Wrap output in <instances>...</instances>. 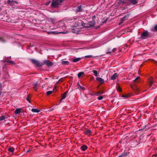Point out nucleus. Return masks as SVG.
<instances>
[{"instance_id": "f257e3e1", "label": "nucleus", "mask_w": 157, "mask_h": 157, "mask_svg": "<svg viewBox=\"0 0 157 157\" xmlns=\"http://www.w3.org/2000/svg\"><path fill=\"white\" fill-rule=\"evenodd\" d=\"M74 26L75 27H80L82 28L84 27L85 28V26L86 24L81 20H79L78 21L75 22Z\"/></svg>"}, {"instance_id": "f03ea898", "label": "nucleus", "mask_w": 157, "mask_h": 157, "mask_svg": "<svg viewBox=\"0 0 157 157\" xmlns=\"http://www.w3.org/2000/svg\"><path fill=\"white\" fill-rule=\"evenodd\" d=\"M30 61L33 64L35 65L37 67H42L43 66V62H41L34 59H31Z\"/></svg>"}, {"instance_id": "7ed1b4c3", "label": "nucleus", "mask_w": 157, "mask_h": 157, "mask_svg": "<svg viewBox=\"0 0 157 157\" xmlns=\"http://www.w3.org/2000/svg\"><path fill=\"white\" fill-rule=\"evenodd\" d=\"M148 37H151L149 33L146 30L144 31L141 34L140 38L141 39H145Z\"/></svg>"}, {"instance_id": "20e7f679", "label": "nucleus", "mask_w": 157, "mask_h": 157, "mask_svg": "<svg viewBox=\"0 0 157 157\" xmlns=\"http://www.w3.org/2000/svg\"><path fill=\"white\" fill-rule=\"evenodd\" d=\"M95 23V22L94 20H93L91 21H88L85 23L86 25L85 26V28H87L90 27L94 25Z\"/></svg>"}, {"instance_id": "39448f33", "label": "nucleus", "mask_w": 157, "mask_h": 157, "mask_svg": "<svg viewBox=\"0 0 157 157\" xmlns=\"http://www.w3.org/2000/svg\"><path fill=\"white\" fill-rule=\"evenodd\" d=\"M43 65L45 64L48 67L52 66L53 65V63L50 62L49 60H45L43 62Z\"/></svg>"}, {"instance_id": "423d86ee", "label": "nucleus", "mask_w": 157, "mask_h": 157, "mask_svg": "<svg viewBox=\"0 0 157 157\" xmlns=\"http://www.w3.org/2000/svg\"><path fill=\"white\" fill-rule=\"evenodd\" d=\"M129 16V14H127L121 18V22L119 23V25L121 24L123 21L127 20L128 19Z\"/></svg>"}, {"instance_id": "0eeeda50", "label": "nucleus", "mask_w": 157, "mask_h": 157, "mask_svg": "<svg viewBox=\"0 0 157 157\" xmlns=\"http://www.w3.org/2000/svg\"><path fill=\"white\" fill-rule=\"evenodd\" d=\"M59 5L58 3H56V2L52 1L50 6L52 8H58Z\"/></svg>"}, {"instance_id": "6e6552de", "label": "nucleus", "mask_w": 157, "mask_h": 157, "mask_svg": "<svg viewBox=\"0 0 157 157\" xmlns=\"http://www.w3.org/2000/svg\"><path fill=\"white\" fill-rule=\"evenodd\" d=\"M131 87L132 90L136 93V94H139V90L137 87L135 86L134 87L132 86Z\"/></svg>"}, {"instance_id": "1a4fd4ad", "label": "nucleus", "mask_w": 157, "mask_h": 157, "mask_svg": "<svg viewBox=\"0 0 157 157\" xmlns=\"http://www.w3.org/2000/svg\"><path fill=\"white\" fill-rule=\"evenodd\" d=\"M128 3L131 4L135 5L137 4L138 1V0H128Z\"/></svg>"}, {"instance_id": "9d476101", "label": "nucleus", "mask_w": 157, "mask_h": 157, "mask_svg": "<svg viewBox=\"0 0 157 157\" xmlns=\"http://www.w3.org/2000/svg\"><path fill=\"white\" fill-rule=\"evenodd\" d=\"M40 83H38V82L34 84L33 89L35 91H36L38 86H40Z\"/></svg>"}, {"instance_id": "9b49d317", "label": "nucleus", "mask_w": 157, "mask_h": 157, "mask_svg": "<svg viewBox=\"0 0 157 157\" xmlns=\"http://www.w3.org/2000/svg\"><path fill=\"white\" fill-rule=\"evenodd\" d=\"M155 82V81H154L153 78L152 77H151L150 78V79L149 80V85L151 87V86L152 85V84L154 82Z\"/></svg>"}, {"instance_id": "f8f14e48", "label": "nucleus", "mask_w": 157, "mask_h": 157, "mask_svg": "<svg viewBox=\"0 0 157 157\" xmlns=\"http://www.w3.org/2000/svg\"><path fill=\"white\" fill-rule=\"evenodd\" d=\"M68 93L67 91H66V92H64L63 94H62V97L61 98V99L60 100V101H62V100L65 99V98H66L67 94Z\"/></svg>"}, {"instance_id": "ddd939ff", "label": "nucleus", "mask_w": 157, "mask_h": 157, "mask_svg": "<svg viewBox=\"0 0 157 157\" xmlns=\"http://www.w3.org/2000/svg\"><path fill=\"white\" fill-rule=\"evenodd\" d=\"M118 76V74L117 73H115L111 77V79L112 80H114L116 79L117 77Z\"/></svg>"}, {"instance_id": "4468645a", "label": "nucleus", "mask_w": 157, "mask_h": 157, "mask_svg": "<svg viewBox=\"0 0 157 157\" xmlns=\"http://www.w3.org/2000/svg\"><path fill=\"white\" fill-rule=\"evenodd\" d=\"M84 133L86 135L89 136L91 134V131L90 129L86 130L84 131Z\"/></svg>"}, {"instance_id": "2eb2a0df", "label": "nucleus", "mask_w": 157, "mask_h": 157, "mask_svg": "<svg viewBox=\"0 0 157 157\" xmlns=\"http://www.w3.org/2000/svg\"><path fill=\"white\" fill-rule=\"evenodd\" d=\"M97 80L99 82H100L101 84H102L104 82V79L100 77H98L96 78Z\"/></svg>"}, {"instance_id": "dca6fc26", "label": "nucleus", "mask_w": 157, "mask_h": 157, "mask_svg": "<svg viewBox=\"0 0 157 157\" xmlns=\"http://www.w3.org/2000/svg\"><path fill=\"white\" fill-rule=\"evenodd\" d=\"M82 11L81 6L80 5L78 6L76 8V11L78 12H81Z\"/></svg>"}, {"instance_id": "f3484780", "label": "nucleus", "mask_w": 157, "mask_h": 157, "mask_svg": "<svg viewBox=\"0 0 157 157\" xmlns=\"http://www.w3.org/2000/svg\"><path fill=\"white\" fill-rule=\"evenodd\" d=\"M87 147L85 145H83L81 147V149L83 151H85L86 149H87Z\"/></svg>"}, {"instance_id": "a211bd4d", "label": "nucleus", "mask_w": 157, "mask_h": 157, "mask_svg": "<svg viewBox=\"0 0 157 157\" xmlns=\"http://www.w3.org/2000/svg\"><path fill=\"white\" fill-rule=\"evenodd\" d=\"M15 150L14 148L10 147L8 149V150L10 152L13 153Z\"/></svg>"}, {"instance_id": "6ab92c4d", "label": "nucleus", "mask_w": 157, "mask_h": 157, "mask_svg": "<svg viewBox=\"0 0 157 157\" xmlns=\"http://www.w3.org/2000/svg\"><path fill=\"white\" fill-rule=\"evenodd\" d=\"M31 111L34 113H39L40 111L39 110L35 109H32Z\"/></svg>"}, {"instance_id": "aec40b11", "label": "nucleus", "mask_w": 157, "mask_h": 157, "mask_svg": "<svg viewBox=\"0 0 157 157\" xmlns=\"http://www.w3.org/2000/svg\"><path fill=\"white\" fill-rule=\"evenodd\" d=\"M21 112V109H17L15 111V113L17 114L20 113Z\"/></svg>"}, {"instance_id": "412c9836", "label": "nucleus", "mask_w": 157, "mask_h": 157, "mask_svg": "<svg viewBox=\"0 0 157 157\" xmlns=\"http://www.w3.org/2000/svg\"><path fill=\"white\" fill-rule=\"evenodd\" d=\"M81 59V58H76L75 59H73L72 61L73 62H77L79 61Z\"/></svg>"}, {"instance_id": "4be33fe9", "label": "nucleus", "mask_w": 157, "mask_h": 157, "mask_svg": "<svg viewBox=\"0 0 157 157\" xmlns=\"http://www.w3.org/2000/svg\"><path fill=\"white\" fill-rule=\"evenodd\" d=\"M127 153L124 152L122 153V154L118 156V157H125L127 155Z\"/></svg>"}, {"instance_id": "5701e85b", "label": "nucleus", "mask_w": 157, "mask_h": 157, "mask_svg": "<svg viewBox=\"0 0 157 157\" xmlns=\"http://www.w3.org/2000/svg\"><path fill=\"white\" fill-rule=\"evenodd\" d=\"M92 72L94 73L93 75L95 76H97L98 75V72L96 70H93Z\"/></svg>"}, {"instance_id": "b1692460", "label": "nucleus", "mask_w": 157, "mask_h": 157, "mask_svg": "<svg viewBox=\"0 0 157 157\" xmlns=\"http://www.w3.org/2000/svg\"><path fill=\"white\" fill-rule=\"evenodd\" d=\"M62 64L63 65H68L69 62L67 61H63L62 62Z\"/></svg>"}, {"instance_id": "393cba45", "label": "nucleus", "mask_w": 157, "mask_h": 157, "mask_svg": "<svg viewBox=\"0 0 157 157\" xmlns=\"http://www.w3.org/2000/svg\"><path fill=\"white\" fill-rule=\"evenodd\" d=\"M84 74V73L83 72H80L78 74V77L79 78Z\"/></svg>"}, {"instance_id": "a878e982", "label": "nucleus", "mask_w": 157, "mask_h": 157, "mask_svg": "<svg viewBox=\"0 0 157 157\" xmlns=\"http://www.w3.org/2000/svg\"><path fill=\"white\" fill-rule=\"evenodd\" d=\"M131 96L132 95L131 94H128L126 95H122V97L125 98H128L131 97Z\"/></svg>"}, {"instance_id": "bb28decb", "label": "nucleus", "mask_w": 157, "mask_h": 157, "mask_svg": "<svg viewBox=\"0 0 157 157\" xmlns=\"http://www.w3.org/2000/svg\"><path fill=\"white\" fill-rule=\"evenodd\" d=\"M5 62L11 65H13L14 64V63L13 61L10 60L6 61Z\"/></svg>"}, {"instance_id": "cd10ccee", "label": "nucleus", "mask_w": 157, "mask_h": 157, "mask_svg": "<svg viewBox=\"0 0 157 157\" xmlns=\"http://www.w3.org/2000/svg\"><path fill=\"white\" fill-rule=\"evenodd\" d=\"M13 2V0L10 1V0H8L7 1V3L8 4H10L11 6H12V5L11 3L12 2Z\"/></svg>"}, {"instance_id": "c85d7f7f", "label": "nucleus", "mask_w": 157, "mask_h": 157, "mask_svg": "<svg viewBox=\"0 0 157 157\" xmlns=\"http://www.w3.org/2000/svg\"><path fill=\"white\" fill-rule=\"evenodd\" d=\"M140 78V77L138 76L135 79L133 80L134 82L137 83L138 81V80Z\"/></svg>"}, {"instance_id": "c756f323", "label": "nucleus", "mask_w": 157, "mask_h": 157, "mask_svg": "<svg viewBox=\"0 0 157 157\" xmlns=\"http://www.w3.org/2000/svg\"><path fill=\"white\" fill-rule=\"evenodd\" d=\"M140 78V77L138 76L135 79L133 80L134 82L137 83L138 81V80Z\"/></svg>"}, {"instance_id": "7c9ffc66", "label": "nucleus", "mask_w": 157, "mask_h": 157, "mask_svg": "<svg viewBox=\"0 0 157 157\" xmlns=\"http://www.w3.org/2000/svg\"><path fill=\"white\" fill-rule=\"evenodd\" d=\"M140 78V77L138 76L135 79L133 80L134 82L137 83L138 81V80Z\"/></svg>"}, {"instance_id": "2f4dec72", "label": "nucleus", "mask_w": 157, "mask_h": 157, "mask_svg": "<svg viewBox=\"0 0 157 157\" xmlns=\"http://www.w3.org/2000/svg\"><path fill=\"white\" fill-rule=\"evenodd\" d=\"M126 1L125 0H120L119 1V3L120 4H124L126 3Z\"/></svg>"}, {"instance_id": "473e14b6", "label": "nucleus", "mask_w": 157, "mask_h": 157, "mask_svg": "<svg viewBox=\"0 0 157 157\" xmlns=\"http://www.w3.org/2000/svg\"><path fill=\"white\" fill-rule=\"evenodd\" d=\"M30 94L28 95L27 97H26V99L30 103L31 102L29 99L30 98Z\"/></svg>"}, {"instance_id": "72a5a7b5", "label": "nucleus", "mask_w": 157, "mask_h": 157, "mask_svg": "<svg viewBox=\"0 0 157 157\" xmlns=\"http://www.w3.org/2000/svg\"><path fill=\"white\" fill-rule=\"evenodd\" d=\"M78 89H82V90H85V88L82 86H81L80 85H79V86L78 87Z\"/></svg>"}, {"instance_id": "f704fd0d", "label": "nucleus", "mask_w": 157, "mask_h": 157, "mask_svg": "<svg viewBox=\"0 0 157 157\" xmlns=\"http://www.w3.org/2000/svg\"><path fill=\"white\" fill-rule=\"evenodd\" d=\"M108 51L106 53V54H111L112 52V51H111V49L109 48L108 49Z\"/></svg>"}, {"instance_id": "c9c22d12", "label": "nucleus", "mask_w": 157, "mask_h": 157, "mask_svg": "<svg viewBox=\"0 0 157 157\" xmlns=\"http://www.w3.org/2000/svg\"><path fill=\"white\" fill-rule=\"evenodd\" d=\"M53 91H49L47 92V94L48 95H49L53 93Z\"/></svg>"}, {"instance_id": "e433bc0d", "label": "nucleus", "mask_w": 157, "mask_h": 157, "mask_svg": "<svg viewBox=\"0 0 157 157\" xmlns=\"http://www.w3.org/2000/svg\"><path fill=\"white\" fill-rule=\"evenodd\" d=\"M5 119V117L4 116H2L0 117V121H2Z\"/></svg>"}, {"instance_id": "4c0bfd02", "label": "nucleus", "mask_w": 157, "mask_h": 157, "mask_svg": "<svg viewBox=\"0 0 157 157\" xmlns=\"http://www.w3.org/2000/svg\"><path fill=\"white\" fill-rule=\"evenodd\" d=\"M94 94H95V95L98 96H99L101 95L100 94V93L99 92V91H98V92L95 93Z\"/></svg>"}, {"instance_id": "58836bf2", "label": "nucleus", "mask_w": 157, "mask_h": 157, "mask_svg": "<svg viewBox=\"0 0 157 157\" xmlns=\"http://www.w3.org/2000/svg\"><path fill=\"white\" fill-rule=\"evenodd\" d=\"M52 1L54 2H56V3H58L59 5H60V2H59V0H52Z\"/></svg>"}, {"instance_id": "ea45409f", "label": "nucleus", "mask_w": 157, "mask_h": 157, "mask_svg": "<svg viewBox=\"0 0 157 157\" xmlns=\"http://www.w3.org/2000/svg\"><path fill=\"white\" fill-rule=\"evenodd\" d=\"M117 90L120 92H121V91L122 90L121 88L120 87V86H118L117 88Z\"/></svg>"}, {"instance_id": "a19ab883", "label": "nucleus", "mask_w": 157, "mask_h": 157, "mask_svg": "<svg viewBox=\"0 0 157 157\" xmlns=\"http://www.w3.org/2000/svg\"><path fill=\"white\" fill-rule=\"evenodd\" d=\"M103 98V97L102 96H100L97 99L98 100H101Z\"/></svg>"}, {"instance_id": "79ce46f5", "label": "nucleus", "mask_w": 157, "mask_h": 157, "mask_svg": "<svg viewBox=\"0 0 157 157\" xmlns=\"http://www.w3.org/2000/svg\"><path fill=\"white\" fill-rule=\"evenodd\" d=\"M0 41L4 43L5 42V40L2 37H0Z\"/></svg>"}, {"instance_id": "37998d69", "label": "nucleus", "mask_w": 157, "mask_h": 157, "mask_svg": "<svg viewBox=\"0 0 157 157\" xmlns=\"http://www.w3.org/2000/svg\"><path fill=\"white\" fill-rule=\"evenodd\" d=\"M92 55H87L85 56V57L86 58H89L92 57Z\"/></svg>"}, {"instance_id": "c03bdc74", "label": "nucleus", "mask_w": 157, "mask_h": 157, "mask_svg": "<svg viewBox=\"0 0 157 157\" xmlns=\"http://www.w3.org/2000/svg\"><path fill=\"white\" fill-rule=\"evenodd\" d=\"M51 2V1H48V2H47V3H46L45 4V5L46 6H47V5H48Z\"/></svg>"}, {"instance_id": "a18cd8bd", "label": "nucleus", "mask_w": 157, "mask_h": 157, "mask_svg": "<svg viewBox=\"0 0 157 157\" xmlns=\"http://www.w3.org/2000/svg\"><path fill=\"white\" fill-rule=\"evenodd\" d=\"M116 50L117 49L115 48H114L112 50V52H114L116 51Z\"/></svg>"}, {"instance_id": "49530a36", "label": "nucleus", "mask_w": 157, "mask_h": 157, "mask_svg": "<svg viewBox=\"0 0 157 157\" xmlns=\"http://www.w3.org/2000/svg\"><path fill=\"white\" fill-rule=\"evenodd\" d=\"M154 29L155 31H157V25H155L154 28Z\"/></svg>"}, {"instance_id": "de8ad7c7", "label": "nucleus", "mask_w": 157, "mask_h": 157, "mask_svg": "<svg viewBox=\"0 0 157 157\" xmlns=\"http://www.w3.org/2000/svg\"><path fill=\"white\" fill-rule=\"evenodd\" d=\"M99 91L100 93V94H101H101H103L104 93V91H103V90L100 91Z\"/></svg>"}, {"instance_id": "09e8293b", "label": "nucleus", "mask_w": 157, "mask_h": 157, "mask_svg": "<svg viewBox=\"0 0 157 157\" xmlns=\"http://www.w3.org/2000/svg\"><path fill=\"white\" fill-rule=\"evenodd\" d=\"M64 1V0H59V2L60 3H62Z\"/></svg>"}, {"instance_id": "8fccbe9b", "label": "nucleus", "mask_w": 157, "mask_h": 157, "mask_svg": "<svg viewBox=\"0 0 157 157\" xmlns=\"http://www.w3.org/2000/svg\"><path fill=\"white\" fill-rule=\"evenodd\" d=\"M13 2H14L15 3L17 4L18 3V2L17 1H14L13 0Z\"/></svg>"}, {"instance_id": "3c124183", "label": "nucleus", "mask_w": 157, "mask_h": 157, "mask_svg": "<svg viewBox=\"0 0 157 157\" xmlns=\"http://www.w3.org/2000/svg\"><path fill=\"white\" fill-rule=\"evenodd\" d=\"M96 17V16L95 15H94L93 16L92 18L93 20H94V19Z\"/></svg>"}, {"instance_id": "603ef678", "label": "nucleus", "mask_w": 157, "mask_h": 157, "mask_svg": "<svg viewBox=\"0 0 157 157\" xmlns=\"http://www.w3.org/2000/svg\"><path fill=\"white\" fill-rule=\"evenodd\" d=\"M152 61L154 62L155 63H157V62L156 61H155V60H152Z\"/></svg>"}, {"instance_id": "864d4df0", "label": "nucleus", "mask_w": 157, "mask_h": 157, "mask_svg": "<svg viewBox=\"0 0 157 157\" xmlns=\"http://www.w3.org/2000/svg\"><path fill=\"white\" fill-rule=\"evenodd\" d=\"M2 88V86L1 83L0 82V89H1Z\"/></svg>"}, {"instance_id": "5fc2aeb1", "label": "nucleus", "mask_w": 157, "mask_h": 157, "mask_svg": "<svg viewBox=\"0 0 157 157\" xmlns=\"http://www.w3.org/2000/svg\"><path fill=\"white\" fill-rule=\"evenodd\" d=\"M68 20L70 21H73V20L72 19H69Z\"/></svg>"}, {"instance_id": "6e6d98bb", "label": "nucleus", "mask_w": 157, "mask_h": 157, "mask_svg": "<svg viewBox=\"0 0 157 157\" xmlns=\"http://www.w3.org/2000/svg\"><path fill=\"white\" fill-rule=\"evenodd\" d=\"M155 156V157H157V155H152V157H154V156Z\"/></svg>"}, {"instance_id": "4d7b16f0", "label": "nucleus", "mask_w": 157, "mask_h": 157, "mask_svg": "<svg viewBox=\"0 0 157 157\" xmlns=\"http://www.w3.org/2000/svg\"><path fill=\"white\" fill-rule=\"evenodd\" d=\"M106 21H106H103L102 22V23H105Z\"/></svg>"}, {"instance_id": "13d9d810", "label": "nucleus", "mask_w": 157, "mask_h": 157, "mask_svg": "<svg viewBox=\"0 0 157 157\" xmlns=\"http://www.w3.org/2000/svg\"><path fill=\"white\" fill-rule=\"evenodd\" d=\"M49 109H50V110H49V111H51V109H52V107H50V108H49Z\"/></svg>"}, {"instance_id": "bf43d9fd", "label": "nucleus", "mask_w": 157, "mask_h": 157, "mask_svg": "<svg viewBox=\"0 0 157 157\" xmlns=\"http://www.w3.org/2000/svg\"><path fill=\"white\" fill-rule=\"evenodd\" d=\"M30 150H28L27 151V153H28L29 152V151Z\"/></svg>"}, {"instance_id": "052dcab7", "label": "nucleus", "mask_w": 157, "mask_h": 157, "mask_svg": "<svg viewBox=\"0 0 157 157\" xmlns=\"http://www.w3.org/2000/svg\"><path fill=\"white\" fill-rule=\"evenodd\" d=\"M1 93H2V92L1 91H0V95H1Z\"/></svg>"}, {"instance_id": "680f3d73", "label": "nucleus", "mask_w": 157, "mask_h": 157, "mask_svg": "<svg viewBox=\"0 0 157 157\" xmlns=\"http://www.w3.org/2000/svg\"><path fill=\"white\" fill-rule=\"evenodd\" d=\"M78 86H79V85H80L78 83Z\"/></svg>"}, {"instance_id": "e2e57ef3", "label": "nucleus", "mask_w": 157, "mask_h": 157, "mask_svg": "<svg viewBox=\"0 0 157 157\" xmlns=\"http://www.w3.org/2000/svg\"><path fill=\"white\" fill-rule=\"evenodd\" d=\"M154 89V88H153V87L152 88V89Z\"/></svg>"}, {"instance_id": "0e129e2a", "label": "nucleus", "mask_w": 157, "mask_h": 157, "mask_svg": "<svg viewBox=\"0 0 157 157\" xmlns=\"http://www.w3.org/2000/svg\"><path fill=\"white\" fill-rule=\"evenodd\" d=\"M157 98V96L155 98V99Z\"/></svg>"}, {"instance_id": "69168bd1", "label": "nucleus", "mask_w": 157, "mask_h": 157, "mask_svg": "<svg viewBox=\"0 0 157 157\" xmlns=\"http://www.w3.org/2000/svg\"><path fill=\"white\" fill-rule=\"evenodd\" d=\"M47 79V78H45V79Z\"/></svg>"}]
</instances>
